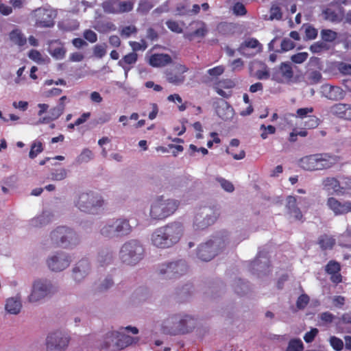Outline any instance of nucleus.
Wrapping results in <instances>:
<instances>
[{"label":"nucleus","mask_w":351,"mask_h":351,"mask_svg":"<svg viewBox=\"0 0 351 351\" xmlns=\"http://www.w3.org/2000/svg\"><path fill=\"white\" fill-rule=\"evenodd\" d=\"M184 232L181 223L173 221L156 229L151 236L152 243L156 247L165 249L176 244Z\"/></svg>","instance_id":"obj_1"},{"label":"nucleus","mask_w":351,"mask_h":351,"mask_svg":"<svg viewBox=\"0 0 351 351\" xmlns=\"http://www.w3.org/2000/svg\"><path fill=\"white\" fill-rule=\"evenodd\" d=\"M337 162V156L328 153H318L301 158L298 165L304 170L315 171L330 169Z\"/></svg>","instance_id":"obj_2"},{"label":"nucleus","mask_w":351,"mask_h":351,"mask_svg":"<svg viewBox=\"0 0 351 351\" xmlns=\"http://www.w3.org/2000/svg\"><path fill=\"white\" fill-rule=\"evenodd\" d=\"M195 327L192 317L184 315H174L165 319L162 326V332L170 335L185 334Z\"/></svg>","instance_id":"obj_3"},{"label":"nucleus","mask_w":351,"mask_h":351,"mask_svg":"<svg viewBox=\"0 0 351 351\" xmlns=\"http://www.w3.org/2000/svg\"><path fill=\"white\" fill-rule=\"evenodd\" d=\"M180 202L158 197L151 205L149 215L154 220H163L172 215L178 208Z\"/></svg>","instance_id":"obj_4"},{"label":"nucleus","mask_w":351,"mask_h":351,"mask_svg":"<svg viewBox=\"0 0 351 351\" xmlns=\"http://www.w3.org/2000/svg\"><path fill=\"white\" fill-rule=\"evenodd\" d=\"M75 204L82 212L96 214L103 207L104 200L100 194L90 191L80 193Z\"/></svg>","instance_id":"obj_5"},{"label":"nucleus","mask_w":351,"mask_h":351,"mask_svg":"<svg viewBox=\"0 0 351 351\" xmlns=\"http://www.w3.org/2000/svg\"><path fill=\"white\" fill-rule=\"evenodd\" d=\"M144 248L139 241L130 240L121 248L119 256L122 262L127 265H136L143 259Z\"/></svg>","instance_id":"obj_6"},{"label":"nucleus","mask_w":351,"mask_h":351,"mask_svg":"<svg viewBox=\"0 0 351 351\" xmlns=\"http://www.w3.org/2000/svg\"><path fill=\"white\" fill-rule=\"evenodd\" d=\"M50 237L52 245L55 247H69L78 242L76 233L65 226L58 227L51 232Z\"/></svg>","instance_id":"obj_7"},{"label":"nucleus","mask_w":351,"mask_h":351,"mask_svg":"<svg viewBox=\"0 0 351 351\" xmlns=\"http://www.w3.org/2000/svg\"><path fill=\"white\" fill-rule=\"evenodd\" d=\"M132 232V226L125 219H117L111 224H106L101 229V234L106 237L127 236Z\"/></svg>","instance_id":"obj_8"},{"label":"nucleus","mask_w":351,"mask_h":351,"mask_svg":"<svg viewBox=\"0 0 351 351\" xmlns=\"http://www.w3.org/2000/svg\"><path fill=\"white\" fill-rule=\"evenodd\" d=\"M134 3V0H106L101 3V8L106 14H118L132 11Z\"/></svg>","instance_id":"obj_9"},{"label":"nucleus","mask_w":351,"mask_h":351,"mask_svg":"<svg viewBox=\"0 0 351 351\" xmlns=\"http://www.w3.org/2000/svg\"><path fill=\"white\" fill-rule=\"evenodd\" d=\"M54 292V288L47 280H36L32 293L28 297L30 302H37Z\"/></svg>","instance_id":"obj_10"},{"label":"nucleus","mask_w":351,"mask_h":351,"mask_svg":"<svg viewBox=\"0 0 351 351\" xmlns=\"http://www.w3.org/2000/svg\"><path fill=\"white\" fill-rule=\"evenodd\" d=\"M188 270V267L184 261H178L162 264L159 266L158 273L159 275L164 276L168 278H176L184 274Z\"/></svg>","instance_id":"obj_11"},{"label":"nucleus","mask_w":351,"mask_h":351,"mask_svg":"<svg viewBox=\"0 0 351 351\" xmlns=\"http://www.w3.org/2000/svg\"><path fill=\"white\" fill-rule=\"evenodd\" d=\"M69 337L61 331L50 333L47 337V351H64L69 343Z\"/></svg>","instance_id":"obj_12"},{"label":"nucleus","mask_w":351,"mask_h":351,"mask_svg":"<svg viewBox=\"0 0 351 351\" xmlns=\"http://www.w3.org/2000/svg\"><path fill=\"white\" fill-rule=\"evenodd\" d=\"M35 25L38 27H51L54 25V14L51 10L39 8L34 10Z\"/></svg>","instance_id":"obj_13"},{"label":"nucleus","mask_w":351,"mask_h":351,"mask_svg":"<svg viewBox=\"0 0 351 351\" xmlns=\"http://www.w3.org/2000/svg\"><path fill=\"white\" fill-rule=\"evenodd\" d=\"M218 240H210L205 243L200 245L197 251V257L203 261H209L213 259L219 252L217 248Z\"/></svg>","instance_id":"obj_14"},{"label":"nucleus","mask_w":351,"mask_h":351,"mask_svg":"<svg viewBox=\"0 0 351 351\" xmlns=\"http://www.w3.org/2000/svg\"><path fill=\"white\" fill-rule=\"evenodd\" d=\"M71 258L64 253H58L47 260L49 268L53 271H60L68 267L71 263Z\"/></svg>","instance_id":"obj_15"},{"label":"nucleus","mask_w":351,"mask_h":351,"mask_svg":"<svg viewBox=\"0 0 351 351\" xmlns=\"http://www.w3.org/2000/svg\"><path fill=\"white\" fill-rule=\"evenodd\" d=\"M327 206L335 215H345L351 212V202H341L332 197L328 198Z\"/></svg>","instance_id":"obj_16"},{"label":"nucleus","mask_w":351,"mask_h":351,"mask_svg":"<svg viewBox=\"0 0 351 351\" xmlns=\"http://www.w3.org/2000/svg\"><path fill=\"white\" fill-rule=\"evenodd\" d=\"M322 92L324 96L330 100L338 101L345 97V93L341 88L328 84L322 86Z\"/></svg>","instance_id":"obj_17"},{"label":"nucleus","mask_w":351,"mask_h":351,"mask_svg":"<svg viewBox=\"0 0 351 351\" xmlns=\"http://www.w3.org/2000/svg\"><path fill=\"white\" fill-rule=\"evenodd\" d=\"M216 220V217L213 216H208V214L205 212V208L201 213L195 215L193 221V226L197 230H204L208 226L213 224Z\"/></svg>","instance_id":"obj_18"},{"label":"nucleus","mask_w":351,"mask_h":351,"mask_svg":"<svg viewBox=\"0 0 351 351\" xmlns=\"http://www.w3.org/2000/svg\"><path fill=\"white\" fill-rule=\"evenodd\" d=\"M179 73H176L172 71H167L166 73L167 80L173 84L179 85L182 84L185 80V76L183 75L189 71V68L184 64H178L176 66Z\"/></svg>","instance_id":"obj_19"},{"label":"nucleus","mask_w":351,"mask_h":351,"mask_svg":"<svg viewBox=\"0 0 351 351\" xmlns=\"http://www.w3.org/2000/svg\"><path fill=\"white\" fill-rule=\"evenodd\" d=\"M190 26L195 30L186 34L185 37L189 40L194 38H203L208 33V29L206 23L202 21H193L190 23Z\"/></svg>","instance_id":"obj_20"},{"label":"nucleus","mask_w":351,"mask_h":351,"mask_svg":"<svg viewBox=\"0 0 351 351\" xmlns=\"http://www.w3.org/2000/svg\"><path fill=\"white\" fill-rule=\"evenodd\" d=\"M116 331H110L106 334L97 346L98 349L108 351H117L116 343Z\"/></svg>","instance_id":"obj_21"},{"label":"nucleus","mask_w":351,"mask_h":351,"mask_svg":"<svg viewBox=\"0 0 351 351\" xmlns=\"http://www.w3.org/2000/svg\"><path fill=\"white\" fill-rule=\"evenodd\" d=\"M286 202V208L288 214L293 217L296 220L302 221L303 215L298 206L297 198L295 196L289 195L287 197Z\"/></svg>","instance_id":"obj_22"},{"label":"nucleus","mask_w":351,"mask_h":351,"mask_svg":"<svg viewBox=\"0 0 351 351\" xmlns=\"http://www.w3.org/2000/svg\"><path fill=\"white\" fill-rule=\"evenodd\" d=\"M217 116L223 121H228L232 118L234 115V109L229 104L221 100L215 108Z\"/></svg>","instance_id":"obj_23"},{"label":"nucleus","mask_w":351,"mask_h":351,"mask_svg":"<svg viewBox=\"0 0 351 351\" xmlns=\"http://www.w3.org/2000/svg\"><path fill=\"white\" fill-rule=\"evenodd\" d=\"M171 62V57L167 53H154L149 58V64L153 67H163Z\"/></svg>","instance_id":"obj_24"},{"label":"nucleus","mask_w":351,"mask_h":351,"mask_svg":"<svg viewBox=\"0 0 351 351\" xmlns=\"http://www.w3.org/2000/svg\"><path fill=\"white\" fill-rule=\"evenodd\" d=\"M322 15L326 21H329L332 23H339L343 19V10L341 8L339 10H335L331 7H328L322 10Z\"/></svg>","instance_id":"obj_25"},{"label":"nucleus","mask_w":351,"mask_h":351,"mask_svg":"<svg viewBox=\"0 0 351 351\" xmlns=\"http://www.w3.org/2000/svg\"><path fill=\"white\" fill-rule=\"evenodd\" d=\"M116 337L117 347L115 348L117 349V351L123 350L133 343H136L138 340V338L127 335L121 331H116Z\"/></svg>","instance_id":"obj_26"},{"label":"nucleus","mask_w":351,"mask_h":351,"mask_svg":"<svg viewBox=\"0 0 351 351\" xmlns=\"http://www.w3.org/2000/svg\"><path fill=\"white\" fill-rule=\"evenodd\" d=\"M90 265L86 259L80 261L73 269V276L75 280L80 281L88 274Z\"/></svg>","instance_id":"obj_27"},{"label":"nucleus","mask_w":351,"mask_h":351,"mask_svg":"<svg viewBox=\"0 0 351 351\" xmlns=\"http://www.w3.org/2000/svg\"><path fill=\"white\" fill-rule=\"evenodd\" d=\"M317 244L322 250H332L336 244V240L332 236L324 234L318 237Z\"/></svg>","instance_id":"obj_28"},{"label":"nucleus","mask_w":351,"mask_h":351,"mask_svg":"<svg viewBox=\"0 0 351 351\" xmlns=\"http://www.w3.org/2000/svg\"><path fill=\"white\" fill-rule=\"evenodd\" d=\"M21 302L19 298H10L6 300L5 308L10 314H18L21 311Z\"/></svg>","instance_id":"obj_29"},{"label":"nucleus","mask_w":351,"mask_h":351,"mask_svg":"<svg viewBox=\"0 0 351 351\" xmlns=\"http://www.w3.org/2000/svg\"><path fill=\"white\" fill-rule=\"evenodd\" d=\"M349 104L338 103L330 108V112L335 117L346 120Z\"/></svg>","instance_id":"obj_30"},{"label":"nucleus","mask_w":351,"mask_h":351,"mask_svg":"<svg viewBox=\"0 0 351 351\" xmlns=\"http://www.w3.org/2000/svg\"><path fill=\"white\" fill-rule=\"evenodd\" d=\"M64 109L65 108L62 105H57L49 110V116L43 118V120L40 122L48 123L50 121L56 120L63 114Z\"/></svg>","instance_id":"obj_31"},{"label":"nucleus","mask_w":351,"mask_h":351,"mask_svg":"<svg viewBox=\"0 0 351 351\" xmlns=\"http://www.w3.org/2000/svg\"><path fill=\"white\" fill-rule=\"evenodd\" d=\"M10 39L12 42L19 46H23L27 43V38L19 29H13L10 33Z\"/></svg>","instance_id":"obj_32"},{"label":"nucleus","mask_w":351,"mask_h":351,"mask_svg":"<svg viewBox=\"0 0 351 351\" xmlns=\"http://www.w3.org/2000/svg\"><path fill=\"white\" fill-rule=\"evenodd\" d=\"M282 18L281 8L277 3H274L269 10V19L280 21Z\"/></svg>","instance_id":"obj_33"},{"label":"nucleus","mask_w":351,"mask_h":351,"mask_svg":"<svg viewBox=\"0 0 351 351\" xmlns=\"http://www.w3.org/2000/svg\"><path fill=\"white\" fill-rule=\"evenodd\" d=\"M320 35L324 42L332 43L337 38V33L329 29H322Z\"/></svg>","instance_id":"obj_34"},{"label":"nucleus","mask_w":351,"mask_h":351,"mask_svg":"<svg viewBox=\"0 0 351 351\" xmlns=\"http://www.w3.org/2000/svg\"><path fill=\"white\" fill-rule=\"evenodd\" d=\"M322 185L328 190L337 191L339 187V182L335 178L328 177L322 180Z\"/></svg>","instance_id":"obj_35"},{"label":"nucleus","mask_w":351,"mask_h":351,"mask_svg":"<svg viewBox=\"0 0 351 351\" xmlns=\"http://www.w3.org/2000/svg\"><path fill=\"white\" fill-rule=\"evenodd\" d=\"M304 345L300 339H293L289 342L286 351H302Z\"/></svg>","instance_id":"obj_36"},{"label":"nucleus","mask_w":351,"mask_h":351,"mask_svg":"<svg viewBox=\"0 0 351 351\" xmlns=\"http://www.w3.org/2000/svg\"><path fill=\"white\" fill-rule=\"evenodd\" d=\"M43 151V143L40 141L34 142L31 145L29 156L30 158L34 159Z\"/></svg>","instance_id":"obj_37"},{"label":"nucleus","mask_w":351,"mask_h":351,"mask_svg":"<svg viewBox=\"0 0 351 351\" xmlns=\"http://www.w3.org/2000/svg\"><path fill=\"white\" fill-rule=\"evenodd\" d=\"M329 343L335 351H341L343 349V341L337 337L331 336L329 338Z\"/></svg>","instance_id":"obj_38"},{"label":"nucleus","mask_w":351,"mask_h":351,"mask_svg":"<svg viewBox=\"0 0 351 351\" xmlns=\"http://www.w3.org/2000/svg\"><path fill=\"white\" fill-rule=\"evenodd\" d=\"M280 71L283 77L291 79L293 76V71L290 64L282 62L280 66Z\"/></svg>","instance_id":"obj_39"},{"label":"nucleus","mask_w":351,"mask_h":351,"mask_svg":"<svg viewBox=\"0 0 351 351\" xmlns=\"http://www.w3.org/2000/svg\"><path fill=\"white\" fill-rule=\"evenodd\" d=\"M325 271L328 274L340 272L341 265L335 261H330L326 265Z\"/></svg>","instance_id":"obj_40"},{"label":"nucleus","mask_w":351,"mask_h":351,"mask_svg":"<svg viewBox=\"0 0 351 351\" xmlns=\"http://www.w3.org/2000/svg\"><path fill=\"white\" fill-rule=\"evenodd\" d=\"M67 176V171L64 168L56 169L51 173V179L54 181H61Z\"/></svg>","instance_id":"obj_41"},{"label":"nucleus","mask_w":351,"mask_h":351,"mask_svg":"<svg viewBox=\"0 0 351 351\" xmlns=\"http://www.w3.org/2000/svg\"><path fill=\"white\" fill-rule=\"evenodd\" d=\"M167 27L173 32L181 34L183 32L182 27L180 25L179 23L174 20H167L165 22Z\"/></svg>","instance_id":"obj_42"},{"label":"nucleus","mask_w":351,"mask_h":351,"mask_svg":"<svg viewBox=\"0 0 351 351\" xmlns=\"http://www.w3.org/2000/svg\"><path fill=\"white\" fill-rule=\"evenodd\" d=\"M93 154L90 150L84 149L77 158V161L79 163L87 162L93 158Z\"/></svg>","instance_id":"obj_43"},{"label":"nucleus","mask_w":351,"mask_h":351,"mask_svg":"<svg viewBox=\"0 0 351 351\" xmlns=\"http://www.w3.org/2000/svg\"><path fill=\"white\" fill-rule=\"evenodd\" d=\"M320 123V120L315 116H309L308 119L304 122V126L306 129L316 128Z\"/></svg>","instance_id":"obj_44"},{"label":"nucleus","mask_w":351,"mask_h":351,"mask_svg":"<svg viewBox=\"0 0 351 351\" xmlns=\"http://www.w3.org/2000/svg\"><path fill=\"white\" fill-rule=\"evenodd\" d=\"M305 26V36L308 40H313L317 36V29L311 25L306 24Z\"/></svg>","instance_id":"obj_45"},{"label":"nucleus","mask_w":351,"mask_h":351,"mask_svg":"<svg viewBox=\"0 0 351 351\" xmlns=\"http://www.w3.org/2000/svg\"><path fill=\"white\" fill-rule=\"evenodd\" d=\"M137 58V54L135 52H131L124 56L122 60L119 62V64H121L122 63H124L125 64H132L136 63Z\"/></svg>","instance_id":"obj_46"},{"label":"nucleus","mask_w":351,"mask_h":351,"mask_svg":"<svg viewBox=\"0 0 351 351\" xmlns=\"http://www.w3.org/2000/svg\"><path fill=\"white\" fill-rule=\"evenodd\" d=\"M225 71V67L223 65L216 66L213 68L209 69L207 73L213 78L217 77L221 75Z\"/></svg>","instance_id":"obj_47"},{"label":"nucleus","mask_w":351,"mask_h":351,"mask_svg":"<svg viewBox=\"0 0 351 351\" xmlns=\"http://www.w3.org/2000/svg\"><path fill=\"white\" fill-rule=\"evenodd\" d=\"M130 45L132 47L134 52L141 50L144 51L147 47V42L143 39H142L141 42L130 41Z\"/></svg>","instance_id":"obj_48"},{"label":"nucleus","mask_w":351,"mask_h":351,"mask_svg":"<svg viewBox=\"0 0 351 351\" xmlns=\"http://www.w3.org/2000/svg\"><path fill=\"white\" fill-rule=\"evenodd\" d=\"M308 57V54L307 52H299L291 56V60L295 64H302L306 60Z\"/></svg>","instance_id":"obj_49"},{"label":"nucleus","mask_w":351,"mask_h":351,"mask_svg":"<svg viewBox=\"0 0 351 351\" xmlns=\"http://www.w3.org/2000/svg\"><path fill=\"white\" fill-rule=\"evenodd\" d=\"M327 49L328 47L326 46V44L322 41L314 43L310 47V50L311 51V52L315 53H319Z\"/></svg>","instance_id":"obj_50"},{"label":"nucleus","mask_w":351,"mask_h":351,"mask_svg":"<svg viewBox=\"0 0 351 351\" xmlns=\"http://www.w3.org/2000/svg\"><path fill=\"white\" fill-rule=\"evenodd\" d=\"M28 57L38 64L45 62V59L43 58L41 53L38 50L31 49L29 51Z\"/></svg>","instance_id":"obj_51"},{"label":"nucleus","mask_w":351,"mask_h":351,"mask_svg":"<svg viewBox=\"0 0 351 351\" xmlns=\"http://www.w3.org/2000/svg\"><path fill=\"white\" fill-rule=\"evenodd\" d=\"M310 298L306 294L300 295L297 301H296V306L299 309H304L309 303Z\"/></svg>","instance_id":"obj_52"},{"label":"nucleus","mask_w":351,"mask_h":351,"mask_svg":"<svg viewBox=\"0 0 351 351\" xmlns=\"http://www.w3.org/2000/svg\"><path fill=\"white\" fill-rule=\"evenodd\" d=\"M281 49L278 52L288 51L295 47V43L289 38H284L280 44Z\"/></svg>","instance_id":"obj_53"},{"label":"nucleus","mask_w":351,"mask_h":351,"mask_svg":"<svg viewBox=\"0 0 351 351\" xmlns=\"http://www.w3.org/2000/svg\"><path fill=\"white\" fill-rule=\"evenodd\" d=\"M321 80L322 74L318 71H313L308 74V80L311 84H317L321 81Z\"/></svg>","instance_id":"obj_54"},{"label":"nucleus","mask_w":351,"mask_h":351,"mask_svg":"<svg viewBox=\"0 0 351 351\" xmlns=\"http://www.w3.org/2000/svg\"><path fill=\"white\" fill-rule=\"evenodd\" d=\"M260 45L258 40L256 38H251L245 40L241 45V48L255 49Z\"/></svg>","instance_id":"obj_55"},{"label":"nucleus","mask_w":351,"mask_h":351,"mask_svg":"<svg viewBox=\"0 0 351 351\" xmlns=\"http://www.w3.org/2000/svg\"><path fill=\"white\" fill-rule=\"evenodd\" d=\"M217 180L220 183L221 187L227 192L231 193L234 191V187L232 183L223 178H217Z\"/></svg>","instance_id":"obj_56"},{"label":"nucleus","mask_w":351,"mask_h":351,"mask_svg":"<svg viewBox=\"0 0 351 351\" xmlns=\"http://www.w3.org/2000/svg\"><path fill=\"white\" fill-rule=\"evenodd\" d=\"M261 130H263L261 134L263 139H266L268 137V134H273L276 132V128L271 125L266 127L263 124L261 125Z\"/></svg>","instance_id":"obj_57"},{"label":"nucleus","mask_w":351,"mask_h":351,"mask_svg":"<svg viewBox=\"0 0 351 351\" xmlns=\"http://www.w3.org/2000/svg\"><path fill=\"white\" fill-rule=\"evenodd\" d=\"M215 86H219L222 88L230 89V88H232L235 86V84L231 80L223 79V80H219L215 84Z\"/></svg>","instance_id":"obj_58"},{"label":"nucleus","mask_w":351,"mask_h":351,"mask_svg":"<svg viewBox=\"0 0 351 351\" xmlns=\"http://www.w3.org/2000/svg\"><path fill=\"white\" fill-rule=\"evenodd\" d=\"M337 69L343 75H351V64L343 62H339Z\"/></svg>","instance_id":"obj_59"},{"label":"nucleus","mask_w":351,"mask_h":351,"mask_svg":"<svg viewBox=\"0 0 351 351\" xmlns=\"http://www.w3.org/2000/svg\"><path fill=\"white\" fill-rule=\"evenodd\" d=\"M351 324V311L344 313L339 318L337 326Z\"/></svg>","instance_id":"obj_60"},{"label":"nucleus","mask_w":351,"mask_h":351,"mask_svg":"<svg viewBox=\"0 0 351 351\" xmlns=\"http://www.w3.org/2000/svg\"><path fill=\"white\" fill-rule=\"evenodd\" d=\"M84 38L91 43H94L97 40V34L91 29H86L83 34Z\"/></svg>","instance_id":"obj_61"},{"label":"nucleus","mask_w":351,"mask_h":351,"mask_svg":"<svg viewBox=\"0 0 351 351\" xmlns=\"http://www.w3.org/2000/svg\"><path fill=\"white\" fill-rule=\"evenodd\" d=\"M93 53L98 58H103L106 53V47L101 45H96L93 48Z\"/></svg>","instance_id":"obj_62"},{"label":"nucleus","mask_w":351,"mask_h":351,"mask_svg":"<svg viewBox=\"0 0 351 351\" xmlns=\"http://www.w3.org/2000/svg\"><path fill=\"white\" fill-rule=\"evenodd\" d=\"M319 319L320 321L324 324H330L333 322L335 315L332 313L326 311L322 313L319 315Z\"/></svg>","instance_id":"obj_63"},{"label":"nucleus","mask_w":351,"mask_h":351,"mask_svg":"<svg viewBox=\"0 0 351 351\" xmlns=\"http://www.w3.org/2000/svg\"><path fill=\"white\" fill-rule=\"evenodd\" d=\"M137 32V29L134 25H128L124 27L121 31V35L126 38L130 36L132 34Z\"/></svg>","instance_id":"obj_64"}]
</instances>
